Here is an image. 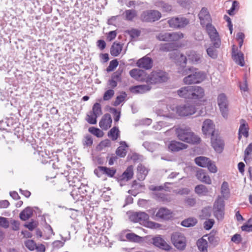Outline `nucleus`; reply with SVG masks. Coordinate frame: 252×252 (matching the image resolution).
<instances>
[{
    "label": "nucleus",
    "mask_w": 252,
    "mask_h": 252,
    "mask_svg": "<svg viewBox=\"0 0 252 252\" xmlns=\"http://www.w3.org/2000/svg\"><path fill=\"white\" fill-rule=\"evenodd\" d=\"M72 164V170H73V173H77V172H79L80 173H83L85 168L82 166V165L78 162L75 163H71Z\"/></svg>",
    "instance_id": "nucleus-42"
},
{
    "label": "nucleus",
    "mask_w": 252,
    "mask_h": 252,
    "mask_svg": "<svg viewBox=\"0 0 252 252\" xmlns=\"http://www.w3.org/2000/svg\"><path fill=\"white\" fill-rule=\"evenodd\" d=\"M88 130L89 132L98 138L102 137L104 135L103 131L97 127L94 126L90 127H89Z\"/></svg>",
    "instance_id": "nucleus-46"
},
{
    "label": "nucleus",
    "mask_w": 252,
    "mask_h": 252,
    "mask_svg": "<svg viewBox=\"0 0 252 252\" xmlns=\"http://www.w3.org/2000/svg\"><path fill=\"white\" fill-rule=\"evenodd\" d=\"M126 237L129 241L136 243L140 242L142 239L141 237L133 233H127Z\"/></svg>",
    "instance_id": "nucleus-40"
},
{
    "label": "nucleus",
    "mask_w": 252,
    "mask_h": 252,
    "mask_svg": "<svg viewBox=\"0 0 252 252\" xmlns=\"http://www.w3.org/2000/svg\"><path fill=\"white\" fill-rule=\"evenodd\" d=\"M208 240L209 242L214 246H216L219 244L218 237H215L214 235L210 234L208 237Z\"/></svg>",
    "instance_id": "nucleus-61"
},
{
    "label": "nucleus",
    "mask_w": 252,
    "mask_h": 252,
    "mask_svg": "<svg viewBox=\"0 0 252 252\" xmlns=\"http://www.w3.org/2000/svg\"><path fill=\"white\" fill-rule=\"evenodd\" d=\"M156 5L164 12H170L173 8L171 4L162 0L158 1Z\"/></svg>",
    "instance_id": "nucleus-32"
},
{
    "label": "nucleus",
    "mask_w": 252,
    "mask_h": 252,
    "mask_svg": "<svg viewBox=\"0 0 252 252\" xmlns=\"http://www.w3.org/2000/svg\"><path fill=\"white\" fill-rule=\"evenodd\" d=\"M221 193L223 197L227 198L230 194L228 184L226 182H223L221 187Z\"/></svg>",
    "instance_id": "nucleus-43"
},
{
    "label": "nucleus",
    "mask_w": 252,
    "mask_h": 252,
    "mask_svg": "<svg viewBox=\"0 0 252 252\" xmlns=\"http://www.w3.org/2000/svg\"><path fill=\"white\" fill-rule=\"evenodd\" d=\"M206 167L208 168L211 173H216L217 172V168L215 162L211 160H210L209 163L207 164V166Z\"/></svg>",
    "instance_id": "nucleus-58"
},
{
    "label": "nucleus",
    "mask_w": 252,
    "mask_h": 252,
    "mask_svg": "<svg viewBox=\"0 0 252 252\" xmlns=\"http://www.w3.org/2000/svg\"><path fill=\"white\" fill-rule=\"evenodd\" d=\"M214 222L215 221L213 219H209L206 220L204 223V228L207 230L211 229L212 228Z\"/></svg>",
    "instance_id": "nucleus-64"
},
{
    "label": "nucleus",
    "mask_w": 252,
    "mask_h": 252,
    "mask_svg": "<svg viewBox=\"0 0 252 252\" xmlns=\"http://www.w3.org/2000/svg\"><path fill=\"white\" fill-rule=\"evenodd\" d=\"M127 33L132 38L138 37L140 34V32L135 29H132L130 30L127 31Z\"/></svg>",
    "instance_id": "nucleus-63"
},
{
    "label": "nucleus",
    "mask_w": 252,
    "mask_h": 252,
    "mask_svg": "<svg viewBox=\"0 0 252 252\" xmlns=\"http://www.w3.org/2000/svg\"><path fill=\"white\" fill-rule=\"evenodd\" d=\"M123 94L118 95L116 97V99L113 103V105L114 106H117L119 105L121 103H122L124 100L126 94L125 92H124Z\"/></svg>",
    "instance_id": "nucleus-56"
},
{
    "label": "nucleus",
    "mask_w": 252,
    "mask_h": 252,
    "mask_svg": "<svg viewBox=\"0 0 252 252\" xmlns=\"http://www.w3.org/2000/svg\"><path fill=\"white\" fill-rule=\"evenodd\" d=\"M156 114L158 116L163 117L164 118L174 119L175 118V115L172 113H168L167 114H164L163 111L162 110L158 109L156 111Z\"/></svg>",
    "instance_id": "nucleus-51"
},
{
    "label": "nucleus",
    "mask_w": 252,
    "mask_h": 252,
    "mask_svg": "<svg viewBox=\"0 0 252 252\" xmlns=\"http://www.w3.org/2000/svg\"><path fill=\"white\" fill-rule=\"evenodd\" d=\"M92 112L93 115H96L97 116L102 113L101 106L100 103L96 102L94 104Z\"/></svg>",
    "instance_id": "nucleus-50"
},
{
    "label": "nucleus",
    "mask_w": 252,
    "mask_h": 252,
    "mask_svg": "<svg viewBox=\"0 0 252 252\" xmlns=\"http://www.w3.org/2000/svg\"><path fill=\"white\" fill-rule=\"evenodd\" d=\"M70 195L72 197L74 200L75 201H82L83 200L82 197L80 193V191L78 188L73 189L70 192Z\"/></svg>",
    "instance_id": "nucleus-45"
},
{
    "label": "nucleus",
    "mask_w": 252,
    "mask_h": 252,
    "mask_svg": "<svg viewBox=\"0 0 252 252\" xmlns=\"http://www.w3.org/2000/svg\"><path fill=\"white\" fill-rule=\"evenodd\" d=\"M120 135V130L118 127L114 126L108 132V136L110 137L113 141L116 140Z\"/></svg>",
    "instance_id": "nucleus-37"
},
{
    "label": "nucleus",
    "mask_w": 252,
    "mask_h": 252,
    "mask_svg": "<svg viewBox=\"0 0 252 252\" xmlns=\"http://www.w3.org/2000/svg\"><path fill=\"white\" fill-rule=\"evenodd\" d=\"M225 202L221 196H219L215 200L213 211L215 218L219 220H221L224 216Z\"/></svg>",
    "instance_id": "nucleus-7"
},
{
    "label": "nucleus",
    "mask_w": 252,
    "mask_h": 252,
    "mask_svg": "<svg viewBox=\"0 0 252 252\" xmlns=\"http://www.w3.org/2000/svg\"><path fill=\"white\" fill-rule=\"evenodd\" d=\"M189 23V20L183 17H173L168 20L169 27L176 29H180L185 28Z\"/></svg>",
    "instance_id": "nucleus-12"
},
{
    "label": "nucleus",
    "mask_w": 252,
    "mask_h": 252,
    "mask_svg": "<svg viewBox=\"0 0 252 252\" xmlns=\"http://www.w3.org/2000/svg\"><path fill=\"white\" fill-rule=\"evenodd\" d=\"M96 175L98 178L102 177L104 180L106 179V176L110 178H114L122 187L126 185L127 181L133 177V174H96Z\"/></svg>",
    "instance_id": "nucleus-11"
},
{
    "label": "nucleus",
    "mask_w": 252,
    "mask_h": 252,
    "mask_svg": "<svg viewBox=\"0 0 252 252\" xmlns=\"http://www.w3.org/2000/svg\"><path fill=\"white\" fill-rule=\"evenodd\" d=\"M162 17L161 13L157 10L143 11L140 15V19L144 23H153L159 20Z\"/></svg>",
    "instance_id": "nucleus-6"
},
{
    "label": "nucleus",
    "mask_w": 252,
    "mask_h": 252,
    "mask_svg": "<svg viewBox=\"0 0 252 252\" xmlns=\"http://www.w3.org/2000/svg\"><path fill=\"white\" fill-rule=\"evenodd\" d=\"M14 134L17 135L18 138L21 139L22 141H27L31 142L32 137L30 136H27L25 134V131L22 127H18L14 129Z\"/></svg>",
    "instance_id": "nucleus-26"
},
{
    "label": "nucleus",
    "mask_w": 252,
    "mask_h": 252,
    "mask_svg": "<svg viewBox=\"0 0 252 252\" xmlns=\"http://www.w3.org/2000/svg\"><path fill=\"white\" fill-rule=\"evenodd\" d=\"M111 145V141L109 139H106L101 141L98 145V148L101 150L103 148L109 147Z\"/></svg>",
    "instance_id": "nucleus-59"
},
{
    "label": "nucleus",
    "mask_w": 252,
    "mask_h": 252,
    "mask_svg": "<svg viewBox=\"0 0 252 252\" xmlns=\"http://www.w3.org/2000/svg\"><path fill=\"white\" fill-rule=\"evenodd\" d=\"M187 144L175 140L171 141L168 145L169 150L173 152H179L187 149Z\"/></svg>",
    "instance_id": "nucleus-24"
},
{
    "label": "nucleus",
    "mask_w": 252,
    "mask_h": 252,
    "mask_svg": "<svg viewBox=\"0 0 252 252\" xmlns=\"http://www.w3.org/2000/svg\"><path fill=\"white\" fill-rule=\"evenodd\" d=\"M178 95L189 101L196 103L201 101L205 95L203 88L197 86H189L182 87L177 91Z\"/></svg>",
    "instance_id": "nucleus-3"
},
{
    "label": "nucleus",
    "mask_w": 252,
    "mask_h": 252,
    "mask_svg": "<svg viewBox=\"0 0 252 252\" xmlns=\"http://www.w3.org/2000/svg\"><path fill=\"white\" fill-rule=\"evenodd\" d=\"M194 191L199 196H206L209 191L207 188L203 185H199L195 187Z\"/></svg>",
    "instance_id": "nucleus-34"
},
{
    "label": "nucleus",
    "mask_w": 252,
    "mask_h": 252,
    "mask_svg": "<svg viewBox=\"0 0 252 252\" xmlns=\"http://www.w3.org/2000/svg\"><path fill=\"white\" fill-rule=\"evenodd\" d=\"M177 46L176 43L174 42H168L161 44L160 45L159 50L161 52H170L175 51Z\"/></svg>",
    "instance_id": "nucleus-28"
},
{
    "label": "nucleus",
    "mask_w": 252,
    "mask_h": 252,
    "mask_svg": "<svg viewBox=\"0 0 252 252\" xmlns=\"http://www.w3.org/2000/svg\"><path fill=\"white\" fill-rule=\"evenodd\" d=\"M136 64L140 68L149 70L153 66V61L151 58L145 56L139 59L137 61Z\"/></svg>",
    "instance_id": "nucleus-19"
},
{
    "label": "nucleus",
    "mask_w": 252,
    "mask_h": 252,
    "mask_svg": "<svg viewBox=\"0 0 252 252\" xmlns=\"http://www.w3.org/2000/svg\"><path fill=\"white\" fill-rule=\"evenodd\" d=\"M176 134L180 140L189 144L197 145L201 142L200 137L191 131L190 128H177Z\"/></svg>",
    "instance_id": "nucleus-5"
},
{
    "label": "nucleus",
    "mask_w": 252,
    "mask_h": 252,
    "mask_svg": "<svg viewBox=\"0 0 252 252\" xmlns=\"http://www.w3.org/2000/svg\"><path fill=\"white\" fill-rule=\"evenodd\" d=\"M114 91L112 89L107 90L103 94V99L105 101L110 100L114 95Z\"/></svg>",
    "instance_id": "nucleus-54"
},
{
    "label": "nucleus",
    "mask_w": 252,
    "mask_h": 252,
    "mask_svg": "<svg viewBox=\"0 0 252 252\" xmlns=\"http://www.w3.org/2000/svg\"><path fill=\"white\" fill-rule=\"evenodd\" d=\"M184 34L182 33H160L157 36V38L159 41H170L177 40L183 38Z\"/></svg>",
    "instance_id": "nucleus-15"
},
{
    "label": "nucleus",
    "mask_w": 252,
    "mask_h": 252,
    "mask_svg": "<svg viewBox=\"0 0 252 252\" xmlns=\"http://www.w3.org/2000/svg\"><path fill=\"white\" fill-rule=\"evenodd\" d=\"M129 75L136 80L145 81L150 84L163 83L167 80L165 72L161 70L153 71L147 76V74L145 71L139 68H133L130 70Z\"/></svg>",
    "instance_id": "nucleus-1"
},
{
    "label": "nucleus",
    "mask_w": 252,
    "mask_h": 252,
    "mask_svg": "<svg viewBox=\"0 0 252 252\" xmlns=\"http://www.w3.org/2000/svg\"><path fill=\"white\" fill-rule=\"evenodd\" d=\"M152 87L148 84L133 86L129 88L131 93L135 94H143L151 90Z\"/></svg>",
    "instance_id": "nucleus-21"
},
{
    "label": "nucleus",
    "mask_w": 252,
    "mask_h": 252,
    "mask_svg": "<svg viewBox=\"0 0 252 252\" xmlns=\"http://www.w3.org/2000/svg\"><path fill=\"white\" fill-rule=\"evenodd\" d=\"M215 48H216L213 45V46L209 47L206 49L208 55L212 59H216L218 57L217 51Z\"/></svg>",
    "instance_id": "nucleus-48"
},
{
    "label": "nucleus",
    "mask_w": 252,
    "mask_h": 252,
    "mask_svg": "<svg viewBox=\"0 0 252 252\" xmlns=\"http://www.w3.org/2000/svg\"><path fill=\"white\" fill-rule=\"evenodd\" d=\"M188 59L192 63H198L201 60L200 55L195 51H191L188 54Z\"/></svg>",
    "instance_id": "nucleus-36"
},
{
    "label": "nucleus",
    "mask_w": 252,
    "mask_h": 252,
    "mask_svg": "<svg viewBox=\"0 0 252 252\" xmlns=\"http://www.w3.org/2000/svg\"><path fill=\"white\" fill-rule=\"evenodd\" d=\"M125 15V20L128 21H132L137 16V11L135 9L126 10L124 12Z\"/></svg>",
    "instance_id": "nucleus-35"
},
{
    "label": "nucleus",
    "mask_w": 252,
    "mask_h": 252,
    "mask_svg": "<svg viewBox=\"0 0 252 252\" xmlns=\"http://www.w3.org/2000/svg\"><path fill=\"white\" fill-rule=\"evenodd\" d=\"M68 236L67 237H63L62 236H61L62 239V240L63 242H62V241H60V240H56V241H55L53 243V247L59 248H61V247H63V246L64 244V242L65 241H67V240H69L70 239L69 232H68Z\"/></svg>",
    "instance_id": "nucleus-44"
},
{
    "label": "nucleus",
    "mask_w": 252,
    "mask_h": 252,
    "mask_svg": "<svg viewBox=\"0 0 252 252\" xmlns=\"http://www.w3.org/2000/svg\"><path fill=\"white\" fill-rule=\"evenodd\" d=\"M36 243L32 240H28L25 242V245L31 251H34L36 248Z\"/></svg>",
    "instance_id": "nucleus-53"
},
{
    "label": "nucleus",
    "mask_w": 252,
    "mask_h": 252,
    "mask_svg": "<svg viewBox=\"0 0 252 252\" xmlns=\"http://www.w3.org/2000/svg\"><path fill=\"white\" fill-rule=\"evenodd\" d=\"M176 110L179 116L187 117L194 114L196 112V108L193 105L186 104L176 106Z\"/></svg>",
    "instance_id": "nucleus-13"
},
{
    "label": "nucleus",
    "mask_w": 252,
    "mask_h": 252,
    "mask_svg": "<svg viewBox=\"0 0 252 252\" xmlns=\"http://www.w3.org/2000/svg\"><path fill=\"white\" fill-rule=\"evenodd\" d=\"M87 182H84L80 187H79V189L80 193L82 197L83 200H90L92 196V194L94 193V189L90 188Z\"/></svg>",
    "instance_id": "nucleus-18"
},
{
    "label": "nucleus",
    "mask_w": 252,
    "mask_h": 252,
    "mask_svg": "<svg viewBox=\"0 0 252 252\" xmlns=\"http://www.w3.org/2000/svg\"><path fill=\"white\" fill-rule=\"evenodd\" d=\"M152 243L156 247L163 250L169 251L171 248V246L160 236L153 237Z\"/></svg>",
    "instance_id": "nucleus-20"
},
{
    "label": "nucleus",
    "mask_w": 252,
    "mask_h": 252,
    "mask_svg": "<svg viewBox=\"0 0 252 252\" xmlns=\"http://www.w3.org/2000/svg\"><path fill=\"white\" fill-rule=\"evenodd\" d=\"M195 163L199 166L202 167H206L207 166V164L209 163L210 159L205 157H198L195 158Z\"/></svg>",
    "instance_id": "nucleus-33"
},
{
    "label": "nucleus",
    "mask_w": 252,
    "mask_h": 252,
    "mask_svg": "<svg viewBox=\"0 0 252 252\" xmlns=\"http://www.w3.org/2000/svg\"><path fill=\"white\" fill-rule=\"evenodd\" d=\"M33 214V211L31 207H27L20 213V219L25 221L31 218Z\"/></svg>",
    "instance_id": "nucleus-31"
},
{
    "label": "nucleus",
    "mask_w": 252,
    "mask_h": 252,
    "mask_svg": "<svg viewBox=\"0 0 252 252\" xmlns=\"http://www.w3.org/2000/svg\"><path fill=\"white\" fill-rule=\"evenodd\" d=\"M65 178L70 186L76 188H79L83 184H84V182H87V181L83 179L79 174H67Z\"/></svg>",
    "instance_id": "nucleus-14"
},
{
    "label": "nucleus",
    "mask_w": 252,
    "mask_h": 252,
    "mask_svg": "<svg viewBox=\"0 0 252 252\" xmlns=\"http://www.w3.org/2000/svg\"><path fill=\"white\" fill-rule=\"evenodd\" d=\"M172 212L169 209L164 207L159 208L156 214V216L158 217V220L161 219L162 220H168L171 217Z\"/></svg>",
    "instance_id": "nucleus-25"
},
{
    "label": "nucleus",
    "mask_w": 252,
    "mask_h": 252,
    "mask_svg": "<svg viewBox=\"0 0 252 252\" xmlns=\"http://www.w3.org/2000/svg\"><path fill=\"white\" fill-rule=\"evenodd\" d=\"M215 126L213 121L210 119H205L203 122L202 131L206 136L212 137L214 135Z\"/></svg>",
    "instance_id": "nucleus-16"
},
{
    "label": "nucleus",
    "mask_w": 252,
    "mask_h": 252,
    "mask_svg": "<svg viewBox=\"0 0 252 252\" xmlns=\"http://www.w3.org/2000/svg\"><path fill=\"white\" fill-rule=\"evenodd\" d=\"M129 220L133 222H138V212H132L128 213Z\"/></svg>",
    "instance_id": "nucleus-55"
},
{
    "label": "nucleus",
    "mask_w": 252,
    "mask_h": 252,
    "mask_svg": "<svg viewBox=\"0 0 252 252\" xmlns=\"http://www.w3.org/2000/svg\"><path fill=\"white\" fill-rule=\"evenodd\" d=\"M169 58L175 61L176 64L179 66L183 71L186 67L188 59L186 56L183 53H181L179 51L176 50L169 54Z\"/></svg>",
    "instance_id": "nucleus-10"
},
{
    "label": "nucleus",
    "mask_w": 252,
    "mask_h": 252,
    "mask_svg": "<svg viewBox=\"0 0 252 252\" xmlns=\"http://www.w3.org/2000/svg\"><path fill=\"white\" fill-rule=\"evenodd\" d=\"M123 44L120 42L117 43L114 42L110 48V54L113 57L118 56L121 52L123 49Z\"/></svg>",
    "instance_id": "nucleus-29"
},
{
    "label": "nucleus",
    "mask_w": 252,
    "mask_h": 252,
    "mask_svg": "<svg viewBox=\"0 0 252 252\" xmlns=\"http://www.w3.org/2000/svg\"><path fill=\"white\" fill-rule=\"evenodd\" d=\"M240 126L239 128L238 131L240 133H242L243 135L245 137L247 138L249 136V127L246 121L243 119H242L240 121Z\"/></svg>",
    "instance_id": "nucleus-27"
},
{
    "label": "nucleus",
    "mask_w": 252,
    "mask_h": 252,
    "mask_svg": "<svg viewBox=\"0 0 252 252\" xmlns=\"http://www.w3.org/2000/svg\"><path fill=\"white\" fill-rule=\"evenodd\" d=\"M201 26L204 28L209 36L210 40L216 48H219L221 44L219 34L215 27L212 24V18L206 7H202L198 15Z\"/></svg>",
    "instance_id": "nucleus-2"
},
{
    "label": "nucleus",
    "mask_w": 252,
    "mask_h": 252,
    "mask_svg": "<svg viewBox=\"0 0 252 252\" xmlns=\"http://www.w3.org/2000/svg\"><path fill=\"white\" fill-rule=\"evenodd\" d=\"M137 173H148L149 170L142 163H139L137 167Z\"/></svg>",
    "instance_id": "nucleus-62"
},
{
    "label": "nucleus",
    "mask_w": 252,
    "mask_h": 252,
    "mask_svg": "<svg viewBox=\"0 0 252 252\" xmlns=\"http://www.w3.org/2000/svg\"><path fill=\"white\" fill-rule=\"evenodd\" d=\"M109 111L114 116V121L115 123H117L121 117V112L118 111L117 109L114 107H110Z\"/></svg>",
    "instance_id": "nucleus-49"
},
{
    "label": "nucleus",
    "mask_w": 252,
    "mask_h": 252,
    "mask_svg": "<svg viewBox=\"0 0 252 252\" xmlns=\"http://www.w3.org/2000/svg\"><path fill=\"white\" fill-rule=\"evenodd\" d=\"M112 119L109 113L104 114L99 122V126L103 130H106L111 126Z\"/></svg>",
    "instance_id": "nucleus-23"
},
{
    "label": "nucleus",
    "mask_w": 252,
    "mask_h": 252,
    "mask_svg": "<svg viewBox=\"0 0 252 252\" xmlns=\"http://www.w3.org/2000/svg\"><path fill=\"white\" fill-rule=\"evenodd\" d=\"M195 176L201 182L209 185L211 184V180L208 174H195Z\"/></svg>",
    "instance_id": "nucleus-47"
},
{
    "label": "nucleus",
    "mask_w": 252,
    "mask_h": 252,
    "mask_svg": "<svg viewBox=\"0 0 252 252\" xmlns=\"http://www.w3.org/2000/svg\"><path fill=\"white\" fill-rule=\"evenodd\" d=\"M119 62L117 59H114L110 61L109 65L106 68V71L108 72L113 71L118 66Z\"/></svg>",
    "instance_id": "nucleus-52"
},
{
    "label": "nucleus",
    "mask_w": 252,
    "mask_h": 252,
    "mask_svg": "<svg viewBox=\"0 0 252 252\" xmlns=\"http://www.w3.org/2000/svg\"><path fill=\"white\" fill-rule=\"evenodd\" d=\"M196 245L200 251L204 252L205 251H207L208 243L207 241L203 238H200L197 240Z\"/></svg>",
    "instance_id": "nucleus-39"
},
{
    "label": "nucleus",
    "mask_w": 252,
    "mask_h": 252,
    "mask_svg": "<svg viewBox=\"0 0 252 252\" xmlns=\"http://www.w3.org/2000/svg\"><path fill=\"white\" fill-rule=\"evenodd\" d=\"M120 144L121 146L117 149L116 154L120 158H124L126 155V148L128 147V145L125 141H121Z\"/></svg>",
    "instance_id": "nucleus-30"
},
{
    "label": "nucleus",
    "mask_w": 252,
    "mask_h": 252,
    "mask_svg": "<svg viewBox=\"0 0 252 252\" xmlns=\"http://www.w3.org/2000/svg\"><path fill=\"white\" fill-rule=\"evenodd\" d=\"M217 102L222 117L227 118L228 113V102L224 93H221L218 95Z\"/></svg>",
    "instance_id": "nucleus-9"
},
{
    "label": "nucleus",
    "mask_w": 252,
    "mask_h": 252,
    "mask_svg": "<svg viewBox=\"0 0 252 252\" xmlns=\"http://www.w3.org/2000/svg\"><path fill=\"white\" fill-rule=\"evenodd\" d=\"M145 226L151 229H157L161 226L159 223L148 220L145 224Z\"/></svg>",
    "instance_id": "nucleus-60"
},
{
    "label": "nucleus",
    "mask_w": 252,
    "mask_h": 252,
    "mask_svg": "<svg viewBox=\"0 0 252 252\" xmlns=\"http://www.w3.org/2000/svg\"><path fill=\"white\" fill-rule=\"evenodd\" d=\"M211 145L218 153H221L224 149V141L218 136L214 135L211 137Z\"/></svg>",
    "instance_id": "nucleus-17"
},
{
    "label": "nucleus",
    "mask_w": 252,
    "mask_h": 252,
    "mask_svg": "<svg viewBox=\"0 0 252 252\" xmlns=\"http://www.w3.org/2000/svg\"><path fill=\"white\" fill-rule=\"evenodd\" d=\"M197 222L196 219L189 218L184 220L181 222V225L186 227H189L194 226Z\"/></svg>",
    "instance_id": "nucleus-38"
},
{
    "label": "nucleus",
    "mask_w": 252,
    "mask_h": 252,
    "mask_svg": "<svg viewBox=\"0 0 252 252\" xmlns=\"http://www.w3.org/2000/svg\"><path fill=\"white\" fill-rule=\"evenodd\" d=\"M171 242L174 246L180 251H183L187 246V240L184 235L179 232H174L171 236Z\"/></svg>",
    "instance_id": "nucleus-8"
},
{
    "label": "nucleus",
    "mask_w": 252,
    "mask_h": 252,
    "mask_svg": "<svg viewBox=\"0 0 252 252\" xmlns=\"http://www.w3.org/2000/svg\"><path fill=\"white\" fill-rule=\"evenodd\" d=\"M122 72L123 69H120L119 68L116 72L113 73L111 76V79L116 80L117 81H121Z\"/></svg>",
    "instance_id": "nucleus-57"
},
{
    "label": "nucleus",
    "mask_w": 252,
    "mask_h": 252,
    "mask_svg": "<svg viewBox=\"0 0 252 252\" xmlns=\"http://www.w3.org/2000/svg\"><path fill=\"white\" fill-rule=\"evenodd\" d=\"M149 216L144 212H138V222L144 226L149 220Z\"/></svg>",
    "instance_id": "nucleus-41"
},
{
    "label": "nucleus",
    "mask_w": 252,
    "mask_h": 252,
    "mask_svg": "<svg viewBox=\"0 0 252 252\" xmlns=\"http://www.w3.org/2000/svg\"><path fill=\"white\" fill-rule=\"evenodd\" d=\"M235 46L233 45L232 49V56L233 60L239 64L240 66L243 67L245 65L244 56V54L240 52H237L235 49Z\"/></svg>",
    "instance_id": "nucleus-22"
},
{
    "label": "nucleus",
    "mask_w": 252,
    "mask_h": 252,
    "mask_svg": "<svg viewBox=\"0 0 252 252\" xmlns=\"http://www.w3.org/2000/svg\"><path fill=\"white\" fill-rule=\"evenodd\" d=\"M188 72H190L183 79V82L185 84L190 85L199 84L206 78V75L204 72L200 71L198 69L193 67H189L187 70H184L182 74L184 75L188 74Z\"/></svg>",
    "instance_id": "nucleus-4"
}]
</instances>
